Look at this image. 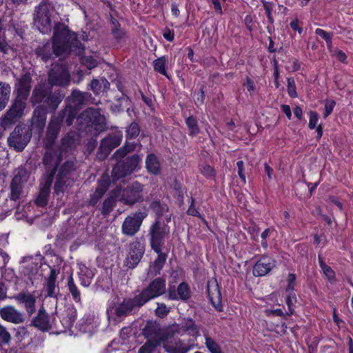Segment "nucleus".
Listing matches in <instances>:
<instances>
[{
	"instance_id": "obj_22",
	"label": "nucleus",
	"mask_w": 353,
	"mask_h": 353,
	"mask_svg": "<svg viewBox=\"0 0 353 353\" xmlns=\"http://www.w3.org/2000/svg\"><path fill=\"white\" fill-rule=\"evenodd\" d=\"M30 326H33L42 332H48L52 329L50 317L43 306L39 308L37 316L32 319Z\"/></svg>"
},
{
	"instance_id": "obj_53",
	"label": "nucleus",
	"mask_w": 353,
	"mask_h": 353,
	"mask_svg": "<svg viewBox=\"0 0 353 353\" xmlns=\"http://www.w3.org/2000/svg\"><path fill=\"white\" fill-rule=\"evenodd\" d=\"M289 294L286 297V304L288 307V312H286L288 316H290L294 313L292 307L296 302V294L293 291H288Z\"/></svg>"
},
{
	"instance_id": "obj_39",
	"label": "nucleus",
	"mask_w": 353,
	"mask_h": 353,
	"mask_svg": "<svg viewBox=\"0 0 353 353\" xmlns=\"http://www.w3.org/2000/svg\"><path fill=\"white\" fill-rule=\"evenodd\" d=\"M116 205V200L114 196H110L106 198L102 205L99 208L103 216L109 215Z\"/></svg>"
},
{
	"instance_id": "obj_62",
	"label": "nucleus",
	"mask_w": 353,
	"mask_h": 353,
	"mask_svg": "<svg viewBox=\"0 0 353 353\" xmlns=\"http://www.w3.org/2000/svg\"><path fill=\"white\" fill-rule=\"evenodd\" d=\"M321 270H323V274L330 283H333L336 281L335 272L330 266L326 265Z\"/></svg>"
},
{
	"instance_id": "obj_10",
	"label": "nucleus",
	"mask_w": 353,
	"mask_h": 353,
	"mask_svg": "<svg viewBox=\"0 0 353 353\" xmlns=\"http://www.w3.org/2000/svg\"><path fill=\"white\" fill-rule=\"evenodd\" d=\"M32 138V129L25 123L18 124L10 134L8 146L16 152H22Z\"/></svg>"
},
{
	"instance_id": "obj_3",
	"label": "nucleus",
	"mask_w": 353,
	"mask_h": 353,
	"mask_svg": "<svg viewBox=\"0 0 353 353\" xmlns=\"http://www.w3.org/2000/svg\"><path fill=\"white\" fill-rule=\"evenodd\" d=\"M170 228L163 220L159 218L150 225L148 236L151 249L157 254V259L150 264L148 270V276L153 278L160 274L167 258L168 253L163 252V247L165 245V239L169 238Z\"/></svg>"
},
{
	"instance_id": "obj_48",
	"label": "nucleus",
	"mask_w": 353,
	"mask_h": 353,
	"mask_svg": "<svg viewBox=\"0 0 353 353\" xmlns=\"http://www.w3.org/2000/svg\"><path fill=\"white\" fill-rule=\"evenodd\" d=\"M157 307L154 310V314L157 317L163 319L166 317L171 310V307L164 303H157Z\"/></svg>"
},
{
	"instance_id": "obj_13",
	"label": "nucleus",
	"mask_w": 353,
	"mask_h": 353,
	"mask_svg": "<svg viewBox=\"0 0 353 353\" xmlns=\"http://www.w3.org/2000/svg\"><path fill=\"white\" fill-rule=\"evenodd\" d=\"M146 208L131 213L124 219L121 225L122 234L127 236H133L139 232L143 220L148 216Z\"/></svg>"
},
{
	"instance_id": "obj_33",
	"label": "nucleus",
	"mask_w": 353,
	"mask_h": 353,
	"mask_svg": "<svg viewBox=\"0 0 353 353\" xmlns=\"http://www.w3.org/2000/svg\"><path fill=\"white\" fill-rule=\"evenodd\" d=\"M145 168L151 174L159 175L161 174V163L157 155L153 153L148 154L145 159Z\"/></svg>"
},
{
	"instance_id": "obj_2",
	"label": "nucleus",
	"mask_w": 353,
	"mask_h": 353,
	"mask_svg": "<svg viewBox=\"0 0 353 353\" xmlns=\"http://www.w3.org/2000/svg\"><path fill=\"white\" fill-rule=\"evenodd\" d=\"M83 52L84 46L77 35L60 23L54 26L52 44L46 43L35 50L37 56L45 63L52 58L53 54L57 57L72 53L80 56Z\"/></svg>"
},
{
	"instance_id": "obj_16",
	"label": "nucleus",
	"mask_w": 353,
	"mask_h": 353,
	"mask_svg": "<svg viewBox=\"0 0 353 353\" xmlns=\"http://www.w3.org/2000/svg\"><path fill=\"white\" fill-rule=\"evenodd\" d=\"M145 253V245L138 239L131 242L128 245V251L125 259V265L134 269L141 261Z\"/></svg>"
},
{
	"instance_id": "obj_6",
	"label": "nucleus",
	"mask_w": 353,
	"mask_h": 353,
	"mask_svg": "<svg viewBox=\"0 0 353 353\" xmlns=\"http://www.w3.org/2000/svg\"><path fill=\"white\" fill-rule=\"evenodd\" d=\"M64 97L61 90L52 91L50 87L45 84H39L34 88L30 98L33 105L42 103L45 108L55 110Z\"/></svg>"
},
{
	"instance_id": "obj_4",
	"label": "nucleus",
	"mask_w": 353,
	"mask_h": 353,
	"mask_svg": "<svg viewBox=\"0 0 353 353\" xmlns=\"http://www.w3.org/2000/svg\"><path fill=\"white\" fill-rule=\"evenodd\" d=\"M65 112H53V114L47 127L46 137L43 141V147L46 149L43 157L49 153L56 154L59 158V166H61L62 164V151L61 150H54L53 145L60 132L63 119H65Z\"/></svg>"
},
{
	"instance_id": "obj_28",
	"label": "nucleus",
	"mask_w": 353,
	"mask_h": 353,
	"mask_svg": "<svg viewBox=\"0 0 353 353\" xmlns=\"http://www.w3.org/2000/svg\"><path fill=\"white\" fill-rule=\"evenodd\" d=\"M14 299L19 303L24 304L27 313L29 316H31L35 312L36 299L32 294L20 292L14 296Z\"/></svg>"
},
{
	"instance_id": "obj_20",
	"label": "nucleus",
	"mask_w": 353,
	"mask_h": 353,
	"mask_svg": "<svg viewBox=\"0 0 353 353\" xmlns=\"http://www.w3.org/2000/svg\"><path fill=\"white\" fill-rule=\"evenodd\" d=\"M121 141V136L117 134H111L103 138L97 151V158L101 161L105 160Z\"/></svg>"
},
{
	"instance_id": "obj_47",
	"label": "nucleus",
	"mask_w": 353,
	"mask_h": 353,
	"mask_svg": "<svg viewBox=\"0 0 353 353\" xmlns=\"http://www.w3.org/2000/svg\"><path fill=\"white\" fill-rule=\"evenodd\" d=\"M177 296L183 301H187L191 296L189 285L185 282L181 283L177 288Z\"/></svg>"
},
{
	"instance_id": "obj_12",
	"label": "nucleus",
	"mask_w": 353,
	"mask_h": 353,
	"mask_svg": "<svg viewBox=\"0 0 353 353\" xmlns=\"http://www.w3.org/2000/svg\"><path fill=\"white\" fill-rule=\"evenodd\" d=\"M70 81V74L65 63L52 64L48 74V82L51 86L67 87Z\"/></svg>"
},
{
	"instance_id": "obj_15",
	"label": "nucleus",
	"mask_w": 353,
	"mask_h": 353,
	"mask_svg": "<svg viewBox=\"0 0 353 353\" xmlns=\"http://www.w3.org/2000/svg\"><path fill=\"white\" fill-rule=\"evenodd\" d=\"M143 185L134 181L121 191L120 201L126 205L132 206L143 201Z\"/></svg>"
},
{
	"instance_id": "obj_5",
	"label": "nucleus",
	"mask_w": 353,
	"mask_h": 353,
	"mask_svg": "<svg viewBox=\"0 0 353 353\" xmlns=\"http://www.w3.org/2000/svg\"><path fill=\"white\" fill-rule=\"evenodd\" d=\"M178 332L179 327L176 325L162 327L155 321H148L142 329L141 333L147 341L163 345L164 343L173 338Z\"/></svg>"
},
{
	"instance_id": "obj_1",
	"label": "nucleus",
	"mask_w": 353,
	"mask_h": 353,
	"mask_svg": "<svg viewBox=\"0 0 353 353\" xmlns=\"http://www.w3.org/2000/svg\"><path fill=\"white\" fill-rule=\"evenodd\" d=\"M59 158L56 154H47L42 157L43 171L39 179V193L34 203L41 208L48 203L52 183L54 196L62 198L68 188L74 183V174L77 171L76 161L68 159L59 166Z\"/></svg>"
},
{
	"instance_id": "obj_54",
	"label": "nucleus",
	"mask_w": 353,
	"mask_h": 353,
	"mask_svg": "<svg viewBox=\"0 0 353 353\" xmlns=\"http://www.w3.org/2000/svg\"><path fill=\"white\" fill-rule=\"evenodd\" d=\"M159 346L161 345L150 341H146V342L139 348L138 353H153Z\"/></svg>"
},
{
	"instance_id": "obj_29",
	"label": "nucleus",
	"mask_w": 353,
	"mask_h": 353,
	"mask_svg": "<svg viewBox=\"0 0 353 353\" xmlns=\"http://www.w3.org/2000/svg\"><path fill=\"white\" fill-rule=\"evenodd\" d=\"M193 346V345H190L181 339H178L175 341L174 344L172 342L168 343L167 341L164 343L163 347L168 353H187Z\"/></svg>"
},
{
	"instance_id": "obj_23",
	"label": "nucleus",
	"mask_w": 353,
	"mask_h": 353,
	"mask_svg": "<svg viewBox=\"0 0 353 353\" xmlns=\"http://www.w3.org/2000/svg\"><path fill=\"white\" fill-rule=\"evenodd\" d=\"M276 267V261L271 257L263 256L253 267V275L263 276L268 274Z\"/></svg>"
},
{
	"instance_id": "obj_34",
	"label": "nucleus",
	"mask_w": 353,
	"mask_h": 353,
	"mask_svg": "<svg viewBox=\"0 0 353 353\" xmlns=\"http://www.w3.org/2000/svg\"><path fill=\"white\" fill-rule=\"evenodd\" d=\"M23 114V112H6L1 120L0 125L3 129H6L10 125L15 123Z\"/></svg>"
},
{
	"instance_id": "obj_35",
	"label": "nucleus",
	"mask_w": 353,
	"mask_h": 353,
	"mask_svg": "<svg viewBox=\"0 0 353 353\" xmlns=\"http://www.w3.org/2000/svg\"><path fill=\"white\" fill-rule=\"evenodd\" d=\"M75 145V137L74 135L67 134L61 139V145L58 148H54V150H61L62 151V162H65L63 154L64 152L68 149H71L74 147Z\"/></svg>"
},
{
	"instance_id": "obj_21",
	"label": "nucleus",
	"mask_w": 353,
	"mask_h": 353,
	"mask_svg": "<svg viewBox=\"0 0 353 353\" xmlns=\"http://www.w3.org/2000/svg\"><path fill=\"white\" fill-rule=\"evenodd\" d=\"M90 112V124L87 131L94 137H97L100 133L106 130V120L100 112Z\"/></svg>"
},
{
	"instance_id": "obj_49",
	"label": "nucleus",
	"mask_w": 353,
	"mask_h": 353,
	"mask_svg": "<svg viewBox=\"0 0 353 353\" xmlns=\"http://www.w3.org/2000/svg\"><path fill=\"white\" fill-rule=\"evenodd\" d=\"M130 99L126 95L123 94L114 103V106L118 110H130Z\"/></svg>"
},
{
	"instance_id": "obj_18",
	"label": "nucleus",
	"mask_w": 353,
	"mask_h": 353,
	"mask_svg": "<svg viewBox=\"0 0 353 353\" xmlns=\"http://www.w3.org/2000/svg\"><path fill=\"white\" fill-rule=\"evenodd\" d=\"M92 99L90 92L74 90L65 99L66 106L64 110H79L83 105L90 103Z\"/></svg>"
},
{
	"instance_id": "obj_11",
	"label": "nucleus",
	"mask_w": 353,
	"mask_h": 353,
	"mask_svg": "<svg viewBox=\"0 0 353 353\" xmlns=\"http://www.w3.org/2000/svg\"><path fill=\"white\" fill-rule=\"evenodd\" d=\"M117 163L112 170V177L113 181H117L131 174L138 168L141 157L137 154L131 156L119 158Z\"/></svg>"
},
{
	"instance_id": "obj_36",
	"label": "nucleus",
	"mask_w": 353,
	"mask_h": 353,
	"mask_svg": "<svg viewBox=\"0 0 353 353\" xmlns=\"http://www.w3.org/2000/svg\"><path fill=\"white\" fill-rule=\"evenodd\" d=\"M310 117L308 127L310 129L316 128V139L319 140L323 135V127L321 123H319V116L316 112H310Z\"/></svg>"
},
{
	"instance_id": "obj_41",
	"label": "nucleus",
	"mask_w": 353,
	"mask_h": 353,
	"mask_svg": "<svg viewBox=\"0 0 353 353\" xmlns=\"http://www.w3.org/2000/svg\"><path fill=\"white\" fill-rule=\"evenodd\" d=\"M150 208L156 214V219L159 218L160 220H163V214L168 210V206L161 204L159 201H152L150 204Z\"/></svg>"
},
{
	"instance_id": "obj_32",
	"label": "nucleus",
	"mask_w": 353,
	"mask_h": 353,
	"mask_svg": "<svg viewBox=\"0 0 353 353\" xmlns=\"http://www.w3.org/2000/svg\"><path fill=\"white\" fill-rule=\"evenodd\" d=\"M110 86V83L104 77L93 79L89 84L90 89L95 95L106 92Z\"/></svg>"
},
{
	"instance_id": "obj_19",
	"label": "nucleus",
	"mask_w": 353,
	"mask_h": 353,
	"mask_svg": "<svg viewBox=\"0 0 353 353\" xmlns=\"http://www.w3.org/2000/svg\"><path fill=\"white\" fill-rule=\"evenodd\" d=\"M48 266L50 271L49 275L44 279L43 290L45 296L54 298L57 300L58 296H61L59 285L57 284V279L60 273V269L55 265H48Z\"/></svg>"
},
{
	"instance_id": "obj_51",
	"label": "nucleus",
	"mask_w": 353,
	"mask_h": 353,
	"mask_svg": "<svg viewBox=\"0 0 353 353\" xmlns=\"http://www.w3.org/2000/svg\"><path fill=\"white\" fill-rule=\"evenodd\" d=\"M103 195V193L95 189L94 192L90 194V199L87 201V205L90 207H99V205H97V203Z\"/></svg>"
},
{
	"instance_id": "obj_37",
	"label": "nucleus",
	"mask_w": 353,
	"mask_h": 353,
	"mask_svg": "<svg viewBox=\"0 0 353 353\" xmlns=\"http://www.w3.org/2000/svg\"><path fill=\"white\" fill-rule=\"evenodd\" d=\"M10 86L0 81V110L5 108L10 97Z\"/></svg>"
},
{
	"instance_id": "obj_64",
	"label": "nucleus",
	"mask_w": 353,
	"mask_h": 353,
	"mask_svg": "<svg viewBox=\"0 0 353 353\" xmlns=\"http://www.w3.org/2000/svg\"><path fill=\"white\" fill-rule=\"evenodd\" d=\"M259 231H260L259 227L257 225H256L255 223L251 224V225H250L248 228V232L251 235V238L255 241L258 240V236H259Z\"/></svg>"
},
{
	"instance_id": "obj_60",
	"label": "nucleus",
	"mask_w": 353,
	"mask_h": 353,
	"mask_svg": "<svg viewBox=\"0 0 353 353\" xmlns=\"http://www.w3.org/2000/svg\"><path fill=\"white\" fill-rule=\"evenodd\" d=\"M288 85H287V90L288 94L291 97H297V93L296 91V85H295V81L294 78L290 77L288 78Z\"/></svg>"
},
{
	"instance_id": "obj_24",
	"label": "nucleus",
	"mask_w": 353,
	"mask_h": 353,
	"mask_svg": "<svg viewBox=\"0 0 353 353\" xmlns=\"http://www.w3.org/2000/svg\"><path fill=\"white\" fill-rule=\"evenodd\" d=\"M0 316L3 320L14 324L22 323L25 321L23 314L10 305L0 309Z\"/></svg>"
},
{
	"instance_id": "obj_42",
	"label": "nucleus",
	"mask_w": 353,
	"mask_h": 353,
	"mask_svg": "<svg viewBox=\"0 0 353 353\" xmlns=\"http://www.w3.org/2000/svg\"><path fill=\"white\" fill-rule=\"evenodd\" d=\"M79 280L81 281V284L84 287L89 286L91 283L92 278L94 276L93 272L87 268L81 269V272L79 274Z\"/></svg>"
},
{
	"instance_id": "obj_59",
	"label": "nucleus",
	"mask_w": 353,
	"mask_h": 353,
	"mask_svg": "<svg viewBox=\"0 0 353 353\" xmlns=\"http://www.w3.org/2000/svg\"><path fill=\"white\" fill-rule=\"evenodd\" d=\"M81 63L89 70H92L97 65V61L91 56L82 57Z\"/></svg>"
},
{
	"instance_id": "obj_40",
	"label": "nucleus",
	"mask_w": 353,
	"mask_h": 353,
	"mask_svg": "<svg viewBox=\"0 0 353 353\" xmlns=\"http://www.w3.org/2000/svg\"><path fill=\"white\" fill-rule=\"evenodd\" d=\"M28 97V96L16 94L14 101L8 110H24Z\"/></svg>"
},
{
	"instance_id": "obj_46",
	"label": "nucleus",
	"mask_w": 353,
	"mask_h": 353,
	"mask_svg": "<svg viewBox=\"0 0 353 353\" xmlns=\"http://www.w3.org/2000/svg\"><path fill=\"white\" fill-rule=\"evenodd\" d=\"M167 62H168L167 58L163 56V57H161L155 59L153 61V66H154V70L156 72L160 73L162 75H164V76L168 77V75L167 71H166V68H165Z\"/></svg>"
},
{
	"instance_id": "obj_63",
	"label": "nucleus",
	"mask_w": 353,
	"mask_h": 353,
	"mask_svg": "<svg viewBox=\"0 0 353 353\" xmlns=\"http://www.w3.org/2000/svg\"><path fill=\"white\" fill-rule=\"evenodd\" d=\"M187 214L193 216H196L201 219L202 218V216L198 209L194 206V199L193 197H191V203L187 210Z\"/></svg>"
},
{
	"instance_id": "obj_8",
	"label": "nucleus",
	"mask_w": 353,
	"mask_h": 353,
	"mask_svg": "<svg viewBox=\"0 0 353 353\" xmlns=\"http://www.w3.org/2000/svg\"><path fill=\"white\" fill-rule=\"evenodd\" d=\"M30 174L28 171L23 167L18 168L14 172V176L10 184V193L9 198L12 202L11 207L12 208L17 207L20 200L25 195V185L28 182Z\"/></svg>"
},
{
	"instance_id": "obj_38",
	"label": "nucleus",
	"mask_w": 353,
	"mask_h": 353,
	"mask_svg": "<svg viewBox=\"0 0 353 353\" xmlns=\"http://www.w3.org/2000/svg\"><path fill=\"white\" fill-rule=\"evenodd\" d=\"M14 339L16 342L19 343V348L24 347L26 344L22 343L23 341L29 336V332L27 328L23 326H19L14 328Z\"/></svg>"
},
{
	"instance_id": "obj_17",
	"label": "nucleus",
	"mask_w": 353,
	"mask_h": 353,
	"mask_svg": "<svg viewBox=\"0 0 353 353\" xmlns=\"http://www.w3.org/2000/svg\"><path fill=\"white\" fill-rule=\"evenodd\" d=\"M21 264H23L21 269V275L29 282L34 285V281L37 279L39 269L41 267L43 263L39 264L38 262L33 261V256H25L21 258Z\"/></svg>"
},
{
	"instance_id": "obj_57",
	"label": "nucleus",
	"mask_w": 353,
	"mask_h": 353,
	"mask_svg": "<svg viewBox=\"0 0 353 353\" xmlns=\"http://www.w3.org/2000/svg\"><path fill=\"white\" fill-rule=\"evenodd\" d=\"M205 345L211 353H221L220 346L210 337L205 338Z\"/></svg>"
},
{
	"instance_id": "obj_43",
	"label": "nucleus",
	"mask_w": 353,
	"mask_h": 353,
	"mask_svg": "<svg viewBox=\"0 0 353 353\" xmlns=\"http://www.w3.org/2000/svg\"><path fill=\"white\" fill-rule=\"evenodd\" d=\"M67 285H68V290H69L70 293L71 294L73 300L77 303H80L81 302V293H80L79 288L74 283V281L72 274L68 279Z\"/></svg>"
},
{
	"instance_id": "obj_31",
	"label": "nucleus",
	"mask_w": 353,
	"mask_h": 353,
	"mask_svg": "<svg viewBox=\"0 0 353 353\" xmlns=\"http://www.w3.org/2000/svg\"><path fill=\"white\" fill-rule=\"evenodd\" d=\"M77 319V310L73 305L67 307L61 315V323L63 329H70L72 327Z\"/></svg>"
},
{
	"instance_id": "obj_45",
	"label": "nucleus",
	"mask_w": 353,
	"mask_h": 353,
	"mask_svg": "<svg viewBox=\"0 0 353 353\" xmlns=\"http://www.w3.org/2000/svg\"><path fill=\"white\" fill-rule=\"evenodd\" d=\"M90 112H81L78 116L76 114V120L79 130L88 129L90 124Z\"/></svg>"
},
{
	"instance_id": "obj_26",
	"label": "nucleus",
	"mask_w": 353,
	"mask_h": 353,
	"mask_svg": "<svg viewBox=\"0 0 353 353\" xmlns=\"http://www.w3.org/2000/svg\"><path fill=\"white\" fill-rule=\"evenodd\" d=\"M46 123V112H34L30 120V125H28L35 133L41 137Z\"/></svg>"
},
{
	"instance_id": "obj_7",
	"label": "nucleus",
	"mask_w": 353,
	"mask_h": 353,
	"mask_svg": "<svg viewBox=\"0 0 353 353\" xmlns=\"http://www.w3.org/2000/svg\"><path fill=\"white\" fill-rule=\"evenodd\" d=\"M143 305H144L138 295H135L133 298L123 299L121 303L108 307L106 311L108 319L114 322L120 321L130 315L134 310L139 309Z\"/></svg>"
},
{
	"instance_id": "obj_52",
	"label": "nucleus",
	"mask_w": 353,
	"mask_h": 353,
	"mask_svg": "<svg viewBox=\"0 0 353 353\" xmlns=\"http://www.w3.org/2000/svg\"><path fill=\"white\" fill-rule=\"evenodd\" d=\"M113 28L112 29V33L115 39L117 41L122 40L125 35V32L120 28V24L117 21H112Z\"/></svg>"
},
{
	"instance_id": "obj_55",
	"label": "nucleus",
	"mask_w": 353,
	"mask_h": 353,
	"mask_svg": "<svg viewBox=\"0 0 353 353\" xmlns=\"http://www.w3.org/2000/svg\"><path fill=\"white\" fill-rule=\"evenodd\" d=\"M110 187V179L107 176H103L101 179L98 182V186L96 188V190L103 193L108 191Z\"/></svg>"
},
{
	"instance_id": "obj_9",
	"label": "nucleus",
	"mask_w": 353,
	"mask_h": 353,
	"mask_svg": "<svg viewBox=\"0 0 353 353\" xmlns=\"http://www.w3.org/2000/svg\"><path fill=\"white\" fill-rule=\"evenodd\" d=\"M54 9L53 5L42 1L35 8L33 21L36 28L43 34H48L52 30V14Z\"/></svg>"
},
{
	"instance_id": "obj_56",
	"label": "nucleus",
	"mask_w": 353,
	"mask_h": 353,
	"mask_svg": "<svg viewBox=\"0 0 353 353\" xmlns=\"http://www.w3.org/2000/svg\"><path fill=\"white\" fill-rule=\"evenodd\" d=\"M186 124L190 130V134L194 135L199 132V128L196 120L193 117H188L186 119Z\"/></svg>"
},
{
	"instance_id": "obj_14",
	"label": "nucleus",
	"mask_w": 353,
	"mask_h": 353,
	"mask_svg": "<svg viewBox=\"0 0 353 353\" xmlns=\"http://www.w3.org/2000/svg\"><path fill=\"white\" fill-rule=\"evenodd\" d=\"M166 292V280L164 277H157L150 282L148 285L143 288L138 296L143 305L152 299L163 295Z\"/></svg>"
},
{
	"instance_id": "obj_44",
	"label": "nucleus",
	"mask_w": 353,
	"mask_h": 353,
	"mask_svg": "<svg viewBox=\"0 0 353 353\" xmlns=\"http://www.w3.org/2000/svg\"><path fill=\"white\" fill-rule=\"evenodd\" d=\"M136 148V143L134 142L130 143L127 142L125 145L118 149L113 154L112 157L115 159L119 158H123L126 154L130 152H132Z\"/></svg>"
},
{
	"instance_id": "obj_27",
	"label": "nucleus",
	"mask_w": 353,
	"mask_h": 353,
	"mask_svg": "<svg viewBox=\"0 0 353 353\" xmlns=\"http://www.w3.org/2000/svg\"><path fill=\"white\" fill-rule=\"evenodd\" d=\"M32 78L29 73H25L17 80L14 94L29 96L31 89Z\"/></svg>"
},
{
	"instance_id": "obj_61",
	"label": "nucleus",
	"mask_w": 353,
	"mask_h": 353,
	"mask_svg": "<svg viewBox=\"0 0 353 353\" xmlns=\"http://www.w3.org/2000/svg\"><path fill=\"white\" fill-rule=\"evenodd\" d=\"M10 50H12V48L6 41V37L4 35L0 36V52L7 54Z\"/></svg>"
},
{
	"instance_id": "obj_25",
	"label": "nucleus",
	"mask_w": 353,
	"mask_h": 353,
	"mask_svg": "<svg viewBox=\"0 0 353 353\" xmlns=\"http://www.w3.org/2000/svg\"><path fill=\"white\" fill-rule=\"evenodd\" d=\"M207 292L208 294V297L212 305L214 306V307L218 311H221V294L216 280H215L213 282L209 281L208 283Z\"/></svg>"
},
{
	"instance_id": "obj_50",
	"label": "nucleus",
	"mask_w": 353,
	"mask_h": 353,
	"mask_svg": "<svg viewBox=\"0 0 353 353\" xmlns=\"http://www.w3.org/2000/svg\"><path fill=\"white\" fill-rule=\"evenodd\" d=\"M140 133V128L137 123L132 122L126 130L127 140L134 139Z\"/></svg>"
},
{
	"instance_id": "obj_58",
	"label": "nucleus",
	"mask_w": 353,
	"mask_h": 353,
	"mask_svg": "<svg viewBox=\"0 0 353 353\" xmlns=\"http://www.w3.org/2000/svg\"><path fill=\"white\" fill-rule=\"evenodd\" d=\"M11 340V336L6 328L0 324V343L3 345H8Z\"/></svg>"
},
{
	"instance_id": "obj_30",
	"label": "nucleus",
	"mask_w": 353,
	"mask_h": 353,
	"mask_svg": "<svg viewBox=\"0 0 353 353\" xmlns=\"http://www.w3.org/2000/svg\"><path fill=\"white\" fill-rule=\"evenodd\" d=\"M173 325H176L179 327V332H176V334H181L182 331L183 332L188 333L192 336H197L199 335L198 326L195 321L190 318H184L181 324L174 323Z\"/></svg>"
}]
</instances>
